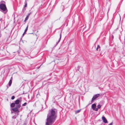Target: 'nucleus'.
<instances>
[{
	"mask_svg": "<svg viewBox=\"0 0 125 125\" xmlns=\"http://www.w3.org/2000/svg\"><path fill=\"white\" fill-rule=\"evenodd\" d=\"M60 38L58 40V42H57L56 43V45H57L58 43L60 42V40L61 39V33H60Z\"/></svg>",
	"mask_w": 125,
	"mask_h": 125,
	"instance_id": "obj_9",
	"label": "nucleus"
},
{
	"mask_svg": "<svg viewBox=\"0 0 125 125\" xmlns=\"http://www.w3.org/2000/svg\"><path fill=\"white\" fill-rule=\"evenodd\" d=\"M102 119L104 123H107V121L104 116H103L102 117Z\"/></svg>",
	"mask_w": 125,
	"mask_h": 125,
	"instance_id": "obj_7",
	"label": "nucleus"
},
{
	"mask_svg": "<svg viewBox=\"0 0 125 125\" xmlns=\"http://www.w3.org/2000/svg\"><path fill=\"white\" fill-rule=\"evenodd\" d=\"M27 104V103H25L22 104V106H25Z\"/></svg>",
	"mask_w": 125,
	"mask_h": 125,
	"instance_id": "obj_17",
	"label": "nucleus"
},
{
	"mask_svg": "<svg viewBox=\"0 0 125 125\" xmlns=\"http://www.w3.org/2000/svg\"><path fill=\"white\" fill-rule=\"evenodd\" d=\"M15 103H12L10 105V106L11 107H14L15 106Z\"/></svg>",
	"mask_w": 125,
	"mask_h": 125,
	"instance_id": "obj_10",
	"label": "nucleus"
},
{
	"mask_svg": "<svg viewBox=\"0 0 125 125\" xmlns=\"http://www.w3.org/2000/svg\"><path fill=\"white\" fill-rule=\"evenodd\" d=\"M27 0H25V2H27Z\"/></svg>",
	"mask_w": 125,
	"mask_h": 125,
	"instance_id": "obj_25",
	"label": "nucleus"
},
{
	"mask_svg": "<svg viewBox=\"0 0 125 125\" xmlns=\"http://www.w3.org/2000/svg\"><path fill=\"white\" fill-rule=\"evenodd\" d=\"M0 34H1V33H0Z\"/></svg>",
	"mask_w": 125,
	"mask_h": 125,
	"instance_id": "obj_28",
	"label": "nucleus"
},
{
	"mask_svg": "<svg viewBox=\"0 0 125 125\" xmlns=\"http://www.w3.org/2000/svg\"><path fill=\"white\" fill-rule=\"evenodd\" d=\"M0 9L3 11H5L4 13H6L7 12V10L5 4L1 3L0 4Z\"/></svg>",
	"mask_w": 125,
	"mask_h": 125,
	"instance_id": "obj_3",
	"label": "nucleus"
},
{
	"mask_svg": "<svg viewBox=\"0 0 125 125\" xmlns=\"http://www.w3.org/2000/svg\"><path fill=\"white\" fill-rule=\"evenodd\" d=\"M81 3H80V5H81Z\"/></svg>",
	"mask_w": 125,
	"mask_h": 125,
	"instance_id": "obj_27",
	"label": "nucleus"
},
{
	"mask_svg": "<svg viewBox=\"0 0 125 125\" xmlns=\"http://www.w3.org/2000/svg\"><path fill=\"white\" fill-rule=\"evenodd\" d=\"M25 3L24 7H25L27 6V2H25Z\"/></svg>",
	"mask_w": 125,
	"mask_h": 125,
	"instance_id": "obj_19",
	"label": "nucleus"
},
{
	"mask_svg": "<svg viewBox=\"0 0 125 125\" xmlns=\"http://www.w3.org/2000/svg\"><path fill=\"white\" fill-rule=\"evenodd\" d=\"M28 25H27V27H26V29L25 30V31L24 32H26L28 30Z\"/></svg>",
	"mask_w": 125,
	"mask_h": 125,
	"instance_id": "obj_15",
	"label": "nucleus"
},
{
	"mask_svg": "<svg viewBox=\"0 0 125 125\" xmlns=\"http://www.w3.org/2000/svg\"><path fill=\"white\" fill-rule=\"evenodd\" d=\"M15 97V96H13L11 97V99L12 100H13L14 99Z\"/></svg>",
	"mask_w": 125,
	"mask_h": 125,
	"instance_id": "obj_18",
	"label": "nucleus"
},
{
	"mask_svg": "<svg viewBox=\"0 0 125 125\" xmlns=\"http://www.w3.org/2000/svg\"><path fill=\"white\" fill-rule=\"evenodd\" d=\"M113 122H112L111 123L109 124V125H113Z\"/></svg>",
	"mask_w": 125,
	"mask_h": 125,
	"instance_id": "obj_20",
	"label": "nucleus"
},
{
	"mask_svg": "<svg viewBox=\"0 0 125 125\" xmlns=\"http://www.w3.org/2000/svg\"><path fill=\"white\" fill-rule=\"evenodd\" d=\"M61 7L63 8H64V6L63 5H62L61 6Z\"/></svg>",
	"mask_w": 125,
	"mask_h": 125,
	"instance_id": "obj_23",
	"label": "nucleus"
},
{
	"mask_svg": "<svg viewBox=\"0 0 125 125\" xmlns=\"http://www.w3.org/2000/svg\"><path fill=\"white\" fill-rule=\"evenodd\" d=\"M100 46L99 45H97V48L96 49V50L97 51H100Z\"/></svg>",
	"mask_w": 125,
	"mask_h": 125,
	"instance_id": "obj_11",
	"label": "nucleus"
},
{
	"mask_svg": "<svg viewBox=\"0 0 125 125\" xmlns=\"http://www.w3.org/2000/svg\"><path fill=\"white\" fill-rule=\"evenodd\" d=\"M81 109H80V110H77L75 111V114H76L77 113H78L79 112H80V111H81Z\"/></svg>",
	"mask_w": 125,
	"mask_h": 125,
	"instance_id": "obj_12",
	"label": "nucleus"
},
{
	"mask_svg": "<svg viewBox=\"0 0 125 125\" xmlns=\"http://www.w3.org/2000/svg\"><path fill=\"white\" fill-rule=\"evenodd\" d=\"M12 77L10 78V80H11L12 81Z\"/></svg>",
	"mask_w": 125,
	"mask_h": 125,
	"instance_id": "obj_24",
	"label": "nucleus"
},
{
	"mask_svg": "<svg viewBox=\"0 0 125 125\" xmlns=\"http://www.w3.org/2000/svg\"><path fill=\"white\" fill-rule=\"evenodd\" d=\"M99 95L100 94H98L94 95L92 99L91 102H92L95 99L97 98L99 96Z\"/></svg>",
	"mask_w": 125,
	"mask_h": 125,
	"instance_id": "obj_4",
	"label": "nucleus"
},
{
	"mask_svg": "<svg viewBox=\"0 0 125 125\" xmlns=\"http://www.w3.org/2000/svg\"><path fill=\"white\" fill-rule=\"evenodd\" d=\"M82 70V69H81V68H80V69H79V70H80V71H81V70Z\"/></svg>",
	"mask_w": 125,
	"mask_h": 125,
	"instance_id": "obj_26",
	"label": "nucleus"
},
{
	"mask_svg": "<svg viewBox=\"0 0 125 125\" xmlns=\"http://www.w3.org/2000/svg\"><path fill=\"white\" fill-rule=\"evenodd\" d=\"M1 2H2V3H5V1H1Z\"/></svg>",
	"mask_w": 125,
	"mask_h": 125,
	"instance_id": "obj_22",
	"label": "nucleus"
},
{
	"mask_svg": "<svg viewBox=\"0 0 125 125\" xmlns=\"http://www.w3.org/2000/svg\"><path fill=\"white\" fill-rule=\"evenodd\" d=\"M76 70L78 71H79L80 72L82 73L83 72V69L82 67L78 66L77 67Z\"/></svg>",
	"mask_w": 125,
	"mask_h": 125,
	"instance_id": "obj_6",
	"label": "nucleus"
},
{
	"mask_svg": "<svg viewBox=\"0 0 125 125\" xmlns=\"http://www.w3.org/2000/svg\"><path fill=\"white\" fill-rule=\"evenodd\" d=\"M20 101L19 100L17 99L15 101V104L16 105L15 106V108H12L11 110L14 112H15L16 113L19 112L20 111L19 109L21 107V105L20 104Z\"/></svg>",
	"mask_w": 125,
	"mask_h": 125,
	"instance_id": "obj_2",
	"label": "nucleus"
},
{
	"mask_svg": "<svg viewBox=\"0 0 125 125\" xmlns=\"http://www.w3.org/2000/svg\"><path fill=\"white\" fill-rule=\"evenodd\" d=\"M96 105L95 104H93L92 105V109L94 110L97 111L98 110L97 108H96Z\"/></svg>",
	"mask_w": 125,
	"mask_h": 125,
	"instance_id": "obj_5",
	"label": "nucleus"
},
{
	"mask_svg": "<svg viewBox=\"0 0 125 125\" xmlns=\"http://www.w3.org/2000/svg\"><path fill=\"white\" fill-rule=\"evenodd\" d=\"M25 32H24V33H23V34H22V37L24 35V33Z\"/></svg>",
	"mask_w": 125,
	"mask_h": 125,
	"instance_id": "obj_21",
	"label": "nucleus"
},
{
	"mask_svg": "<svg viewBox=\"0 0 125 125\" xmlns=\"http://www.w3.org/2000/svg\"><path fill=\"white\" fill-rule=\"evenodd\" d=\"M30 14L29 13L27 15L26 17V18L25 19V20L24 21V22H25L26 21L28 20V19L29 17V16Z\"/></svg>",
	"mask_w": 125,
	"mask_h": 125,
	"instance_id": "obj_8",
	"label": "nucleus"
},
{
	"mask_svg": "<svg viewBox=\"0 0 125 125\" xmlns=\"http://www.w3.org/2000/svg\"><path fill=\"white\" fill-rule=\"evenodd\" d=\"M25 10H26V9H25V8H23L22 9L21 13L22 14H23L24 13V12Z\"/></svg>",
	"mask_w": 125,
	"mask_h": 125,
	"instance_id": "obj_14",
	"label": "nucleus"
},
{
	"mask_svg": "<svg viewBox=\"0 0 125 125\" xmlns=\"http://www.w3.org/2000/svg\"><path fill=\"white\" fill-rule=\"evenodd\" d=\"M57 110L55 109H52L48 114L46 119V125H51L54 122L56 117Z\"/></svg>",
	"mask_w": 125,
	"mask_h": 125,
	"instance_id": "obj_1",
	"label": "nucleus"
},
{
	"mask_svg": "<svg viewBox=\"0 0 125 125\" xmlns=\"http://www.w3.org/2000/svg\"><path fill=\"white\" fill-rule=\"evenodd\" d=\"M101 107V105L100 104H99L97 105V109H99Z\"/></svg>",
	"mask_w": 125,
	"mask_h": 125,
	"instance_id": "obj_16",
	"label": "nucleus"
},
{
	"mask_svg": "<svg viewBox=\"0 0 125 125\" xmlns=\"http://www.w3.org/2000/svg\"><path fill=\"white\" fill-rule=\"evenodd\" d=\"M12 81L11 80H10L9 83V86H10L12 83Z\"/></svg>",
	"mask_w": 125,
	"mask_h": 125,
	"instance_id": "obj_13",
	"label": "nucleus"
}]
</instances>
